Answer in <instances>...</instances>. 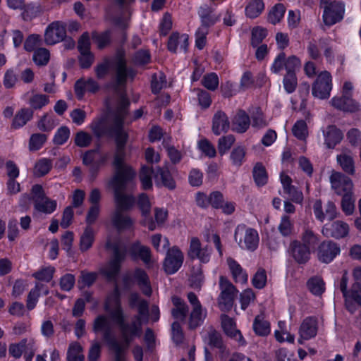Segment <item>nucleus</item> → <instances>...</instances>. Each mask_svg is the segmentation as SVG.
<instances>
[{
  "label": "nucleus",
  "mask_w": 361,
  "mask_h": 361,
  "mask_svg": "<svg viewBox=\"0 0 361 361\" xmlns=\"http://www.w3.org/2000/svg\"><path fill=\"white\" fill-rule=\"evenodd\" d=\"M227 264L231 272L232 276L236 283H245L247 281V274L242 267L233 258L227 259Z\"/></svg>",
  "instance_id": "obj_27"
},
{
  "label": "nucleus",
  "mask_w": 361,
  "mask_h": 361,
  "mask_svg": "<svg viewBox=\"0 0 361 361\" xmlns=\"http://www.w3.org/2000/svg\"><path fill=\"white\" fill-rule=\"evenodd\" d=\"M283 84L288 93L293 92L298 85L295 73H286L283 80Z\"/></svg>",
  "instance_id": "obj_61"
},
{
  "label": "nucleus",
  "mask_w": 361,
  "mask_h": 361,
  "mask_svg": "<svg viewBox=\"0 0 361 361\" xmlns=\"http://www.w3.org/2000/svg\"><path fill=\"white\" fill-rule=\"evenodd\" d=\"M188 255L192 259H198L202 263H207L210 259L211 250L207 246L202 247L200 240L197 237H192Z\"/></svg>",
  "instance_id": "obj_14"
},
{
  "label": "nucleus",
  "mask_w": 361,
  "mask_h": 361,
  "mask_svg": "<svg viewBox=\"0 0 361 361\" xmlns=\"http://www.w3.org/2000/svg\"><path fill=\"white\" fill-rule=\"evenodd\" d=\"M154 179L157 184H162L164 186L168 188L170 190H173L176 188L175 181L166 168H156Z\"/></svg>",
  "instance_id": "obj_26"
},
{
  "label": "nucleus",
  "mask_w": 361,
  "mask_h": 361,
  "mask_svg": "<svg viewBox=\"0 0 361 361\" xmlns=\"http://www.w3.org/2000/svg\"><path fill=\"white\" fill-rule=\"evenodd\" d=\"M92 39L99 49H102L111 43V37L110 31L106 30L101 33L93 32L92 33Z\"/></svg>",
  "instance_id": "obj_38"
},
{
  "label": "nucleus",
  "mask_w": 361,
  "mask_h": 361,
  "mask_svg": "<svg viewBox=\"0 0 361 361\" xmlns=\"http://www.w3.org/2000/svg\"><path fill=\"white\" fill-rule=\"evenodd\" d=\"M252 285L257 289L263 288L267 283V272L262 269L259 268L252 279Z\"/></svg>",
  "instance_id": "obj_60"
},
{
  "label": "nucleus",
  "mask_w": 361,
  "mask_h": 361,
  "mask_svg": "<svg viewBox=\"0 0 361 361\" xmlns=\"http://www.w3.org/2000/svg\"><path fill=\"white\" fill-rule=\"evenodd\" d=\"M220 294L218 298V306L222 312H229L237 297L238 290L233 283L225 276L219 278Z\"/></svg>",
  "instance_id": "obj_6"
},
{
  "label": "nucleus",
  "mask_w": 361,
  "mask_h": 361,
  "mask_svg": "<svg viewBox=\"0 0 361 361\" xmlns=\"http://www.w3.org/2000/svg\"><path fill=\"white\" fill-rule=\"evenodd\" d=\"M207 315V312L202 307L192 308L189 317L188 326L195 329L202 324Z\"/></svg>",
  "instance_id": "obj_31"
},
{
  "label": "nucleus",
  "mask_w": 361,
  "mask_h": 361,
  "mask_svg": "<svg viewBox=\"0 0 361 361\" xmlns=\"http://www.w3.org/2000/svg\"><path fill=\"white\" fill-rule=\"evenodd\" d=\"M314 214L316 218L323 222L326 218L329 220H333L337 216L336 207L334 202H328L325 206V212H323L322 201L317 200L313 205Z\"/></svg>",
  "instance_id": "obj_17"
},
{
  "label": "nucleus",
  "mask_w": 361,
  "mask_h": 361,
  "mask_svg": "<svg viewBox=\"0 0 361 361\" xmlns=\"http://www.w3.org/2000/svg\"><path fill=\"white\" fill-rule=\"evenodd\" d=\"M288 252L298 264H305L310 258V250L297 240L290 242Z\"/></svg>",
  "instance_id": "obj_16"
},
{
  "label": "nucleus",
  "mask_w": 361,
  "mask_h": 361,
  "mask_svg": "<svg viewBox=\"0 0 361 361\" xmlns=\"http://www.w3.org/2000/svg\"><path fill=\"white\" fill-rule=\"evenodd\" d=\"M253 177L258 186H262L267 183V173L264 166L257 164L253 169Z\"/></svg>",
  "instance_id": "obj_48"
},
{
  "label": "nucleus",
  "mask_w": 361,
  "mask_h": 361,
  "mask_svg": "<svg viewBox=\"0 0 361 361\" xmlns=\"http://www.w3.org/2000/svg\"><path fill=\"white\" fill-rule=\"evenodd\" d=\"M251 118H252V126L254 128H262L267 126V123L264 119L263 113L260 108L259 107H252V109L249 111Z\"/></svg>",
  "instance_id": "obj_40"
},
{
  "label": "nucleus",
  "mask_w": 361,
  "mask_h": 361,
  "mask_svg": "<svg viewBox=\"0 0 361 361\" xmlns=\"http://www.w3.org/2000/svg\"><path fill=\"white\" fill-rule=\"evenodd\" d=\"M319 6L323 9V21L330 26L340 22L344 16L345 4L337 0H320Z\"/></svg>",
  "instance_id": "obj_5"
},
{
  "label": "nucleus",
  "mask_w": 361,
  "mask_h": 361,
  "mask_svg": "<svg viewBox=\"0 0 361 361\" xmlns=\"http://www.w3.org/2000/svg\"><path fill=\"white\" fill-rule=\"evenodd\" d=\"M202 85L209 90L214 91L219 86V78L214 73L204 75L202 80Z\"/></svg>",
  "instance_id": "obj_58"
},
{
  "label": "nucleus",
  "mask_w": 361,
  "mask_h": 361,
  "mask_svg": "<svg viewBox=\"0 0 361 361\" xmlns=\"http://www.w3.org/2000/svg\"><path fill=\"white\" fill-rule=\"evenodd\" d=\"M83 348L79 343L74 342L70 344L67 351V361H84Z\"/></svg>",
  "instance_id": "obj_35"
},
{
  "label": "nucleus",
  "mask_w": 361,
  "mask_h": 361,
  "mask_svg": "<svg viewBox=\"0 0 361 361\" xmlns=\"http://www.w3.org/2000/svg\"><path fill=\"white\" fill-rule=\"evenodd\" d=\"M341 195L343 196L341 201L342 210L346 215H351L355 210V200L353 197V190L350 192H346Z\"/></svg>",
  "instance_id": "obj_47"
},
{
  "label": "nucleus",
  "mask_w": 361,
  "mask_h": 361,
  "mask_svg": "<svg viewBox=\"0 0 361 361\" xmlns=\"http://www.w3.org/2000/svg\"><path fill=\"white\" fill-rule=\"evenodd\" d=\"M331 103L335 108L347 112H355L360 109L358 102L348 94H342L340 97H335L332 98Z\"/></svg>",
  "instance_id": "obj_18"
},
{
  "label": "nucleus",
  "mask_w": 361,
  "mask_h": 361,
  "mask_svg": "<svg viewBox=\"0 0 361 361\" xmlns=\"http://www.w3.org/2000/svg\"><path fill=\"white\" fill-rule=\"evenodd\" d=\"M137 205L142 212L143 216H147L150 215L151 211V203L148 196L142 193L139 195L137 200Z\"/></svg>",
  "instance_id": "obj_64"
},
{
  "label": "nucleus",
  "mask_w": 361,
  "mask_h": 361,
  "mask_svg": "<svg viewBox=\"0 0 361 361\" xmlns=\"http://www.w3.org/2000/svg\"><path fill=\"white\" fill-rule=\"evenodd\" d=\"M51 167L52 163L50 159H42L35 164L34 174L37 177L43 176L49 173Z\"/></svg>",
  "instance_id": "obj_49"
},
{
  "label": "nucleus",
  "mask_w": 361,
  "mask_h": 361,
  "mask_svg": "<svg viewBox=\"0 0 361 361\" xmlns=\"http://www.w3.org/2000/svg\"><path fill=\"white\" fill-rule=\"evenodd\" d=\"M318 330L317 319L314 317H308L301 323L299 328L300 336L305 340L316 336Z\"/></svg>",
  "instance_id": "obj_19"
},
{
  "label": "nucleus",
  "mask_w": 361,
  "mask_h": 361,
  "mask_svg": "<svg viewBox=\"0 0 361 361\" xmlns=\"http://www.w3.org/2000/svg\"><path fill=\"white\" fill-rule=\"evenodd\" d=\"M49 97L45 94H36L30 97L29 104L33 109H40L49 103Z\"/></svg>",
  "instance_id": "obj_56"
},
{
  "label": "nucleus",
  "mask_w": 361,
  "mask_h": 361,
  "mask_svg": "<svg viewBox=\"0 0 361 361\" xmlns=\"http://www.w3.org/2000/svg\"><path fill=\"white\" fill-rule=\"evenodd\" d=\"M348 224L342 221H336L331 224H325L322 230L324 236L336 239L344 238L348 234Z\"/></svg>",
  "instance_id": "obj_15"
},
{
  "label": "nucleus",
  "mask_w": 361,
  "mask_h": 361,
  "mask_svg": "<svg viewBox=\"0 0 361 361\" xmlns=\"http://www.w3.org/2000/svg\"><path fill=\"white\" fill-rule=\"evenodd\" d=\"M264 4L262 0H253L245 8L246 16L250 18H257L264 10Z\"/></svg>",
  "instance_id": "obj_39"
},
{
  "label": "nucleus",
  "mask_w": 361,
  "mask_h": 361,
  "mask_svg": "<svg viewBox=\"0 0 361 361\" xmlns=\"http://www.w3.org/2000/svg\"><path fill=\"white\" fill-rule=\"evenodd\" d=\"M33 116V111L30 109H22L15 115L11 126L17 129L25 126Z\"/></svg>",
  "instance_id": "obj_30"
},
{
  "label": "nucleus",
  "mask_w": 361,
  "mask_h": 361,
  "mask_svg": "<svg viewBox=\"0 0 361 361\" xmlns=\"http://www.w3.org/2000/svg\"><path fill=\"white\" fill-rule=\"evenodd\" d=\"M126 140V136L124 134H121L116 139V151L113 161L114 173L108 183L114 190V211L119 212L131 209L135 202L133 195L125 192L127 188L132 184L135 176L132 168L124 163Z\"/></svg>",
  "instance_id": "obj_2"
},
{
  "label": "nucleus",
  "mask_w": 361,
  "mask_h": 361,
  "mask_svg": "<svg viewBox=\"0 0 361 361\" xmlns=\"http://www.w3.org/2000/svg\"><path fill=\"white\" fill-rule=\"evenodd\" d=\"M66 36V24L61 21H54L45 30L44 42L48 45H53L63 41Z\"/></svg>",
  "instance_id": "obj_11"
},
{
  "label": "nucleus",
  "mask_w": 361,
  "mask_h": 361,
  "mask_svg": "<svg viewBox=\"0 0 361 361\" xmlns=\"http://www.w3.org/2000/svg\"><path fill=\"white\" fill-rule=\"evenodd\" d=\"M56 126L54 116L44 114L37 123L38 128L44 132L51 131Z\"/></svg>",
  "instance_id": "obj_53"
},
{
  "label": "nucleus",
  "mask_w": 361,
  "mask_h": 361,
  "mask_svg": "<svg viewBox=\"0 0 361 361\" xmlns=\"http://www.w3.org/2000/svg\"><path fill=\"white\" fill-rule=\"evenodd\" d=\"M285 11L286 8L282 4L275 5L268 15V21L276 25L283 18Z\"/></svg>",
  "instance_id": "obj_45"
},
{
  "label": "nucleus",
  "mask_w": 361,
  "mask_h": 361,
  "mask_svg": "<svg viewBox=\"0 0 361 361\" xmlns=\"http://www.w3.org/2000/svg\"><path fill=\"white\" fill-rule=\"evenodd\" d=\"M267 30L261 27H256L252 31V45L257 47L259 45L263 39L267 37Z\"/></svg>",
  "instance_id": "obj_63"
},
{
  "label": "nucleus",
  "mask_w": 361,
  "mask_h": 361,
  "mask_svg": "<svg viewBox=\"0 0 361 361\" xmlns=\"http://www.w3.org/2000/svg\"><path fill=\"white\" fill-rule=\"evenodd\" d=\"M336 161L341 169L347 174L354 175L355 173V166L354 159L348 149H344L336 157Z\"/></svg>",
  "instance_id": "obj_22"
},
{
  "label": "nucleus",
  "mask_w": 361,
  "mask_h": 361,
  "mask_svg": "<svg viewBox=\"0 0 361 361\" xmlns=\"http://www.w3.org/2000/svg\"><path fill=\"white\" fill-rule=\"evenodd\" d=\"M70 130L67 126H61L56 132L53 142L56 145H61L66 142L70 137Z\"/></svg>",
  "instance_id": "obj_59"
},
{
  "label": "nucleus",
  "mask_w": 361,
  "mask_h": 361,
  "mask_svg": "<svg viewBox=\"0 0 361 361\" xmlns=\"http://www.w3.org/2000/svg\"><path fill=\"white\" fill-rule=\"evenodd\" d=\"M111 222L114 227L121 230H127L133 227L134 221L124 212L114 211L111 215Z\"/></svg>",
  "instance_id": "obj_23"
},
{
  "label": "nucleus",
  "mask_w": 361,
  "mask_h": 361,
  "mask_svg": "<svg viewBox=\"0 0 361 361\" xmlns=\"http://www.w3.org/2000/svg\"><path fill=\"white\" fill-rule=\"evenodd\" d=\"M209 345L219 348L222 353H225L226 355L228 354V351L226 350V348L223 344L221 336L220 333L216 331L211 330L209 332Z\"/></svg>",
  "instance_id": "obj_52"
},
{
  "label": "nucleus",
  "mask_w": 361,
  "mask_h": 361,
  "mask_svg": "<svg viewBox=\"0 0 361 361\" xmlns=\"http://www.w3.org/2000/svg\"><path fill=\"white\" fill-rule=\"evenodd\" d=\"M230 128V122L226 114L219 110L217 111L212 119V131L213 133L219 135L221 133H226Z\"/></svg>",
  "instance_id": "obj_21"
},
{
  "label": "nucleus",
  "mask_w": 361,
  "mask_h": 361,
  "mask_svg": "<svg viewBox=\"0 0 361 361\" xmlns=\"http://www.w3.org/2000/svg\"><path fill=\"white\" fill-rule=\"evenodd\" d=\"M43 288H44V285L42 283H36L35 288H32L30 291V293L27 295V303H26V307L29 310H32L35 307L36 304L38 300V298L40 295L41 289H43Z\"/></svg>",
  "instance_id": "obj_43"
},
{
  "label": "nucleus",
  "mask_w": 361,
  "mask_h": 361,
  "mask_svg": "<svg viewBox=\"0 0 361 361\" xmlns=\"http://www.w3.org/2000/svg\"><path fill=\"white\" fill-rule=\"evenodd\" d=\"M331 188L340 195L346 192H350L353 188L352 180L341 172L333 171L330 176Z\"/></svg>",
  "instance_id": "obj_12"
},
{
  "label": "nucleus",
  "mask_w": 361,
  "mask_h": 361,
  "mask_svg": "<svg viewBox=\"0 0 361 361\" xmlns=\"http://www.w3.org/2000/svg\"><path fill=\"white\" fill-rule=\"evenodd\" d=\"M293 223L290 217L287 215L282 216L278 226L280 233L284 237L290 236L293 233Z\"/></svg>",
  "instance_id": "obj_50"
},
{
  "label": "nucleus",
  "mask_w": 361,
  "mask_h": 361,
  "mask_svg": "<svg viewBox=\"0 0 361 361\" xmlns=\"http://www.w3.org/2000/svg\"><path fill=\"white\" fill-rule=\"evenodd\" d=\"M106 246L113 250L114 255L109 264L102 269V272L108 279L114 280L120 271L121 263L125 260L126 247L119 243L111 245L108 243Z\"/></svg>",
  "instance_id": "obj_7"
},
{
  "label": "nucleus",
  "mask_w": 361,
  "mask_h": 361,
  "mask_svg": "<svg viewBox=\"0 0 361 361\" xmlns=\"http://www.w3.org/2000/svg\"><path fill=\"white\" fill-rule=\"evenodd\" d=\"M50 58L49 51L45 48H38L35 50L32 59L37 66H45Z\"/></svg>",
  "instance_id": "obj_51"
},
{
  "label": "nucleus",
  "mask_w": 361,
  "mask_h": 361,
  "mask_svg": "<svg viewBox=\"0 0 361 361\" xmlns=\"http://www.w3.org/2000/svg\"><path fill=\"white\" fill-rule=\"evenodd\" d=\"M94 240V232L91 226H87L80 236V249L82 252L89 250Z\"/></svg>",
  "instance_id": "obj_34"
},
{
  "label": "nucleus",
  "mask_w": 361,
  "mask_h": 361,
  "mask_svg": "<svg viewBox=\"0 0 361 361\" xmlns=\"http://www.w3.org/2000/svg\"><path fill=\"white\" fill-rule=\"evenodd\" d=\"M235 137L232 135L224 136L219 140L218 150L221 155H224L233 145Z\"/></svg>",
  "instance_id": "obj_62"
},
{
  "label": "nucleus",
  "mask_w": 361,
  "mask_h": 361,
  "mask_svg": "<svg viewBox=\"0 0 361 361\" xmlns=\"http://www.w3.org/2000/svg\"><path fill=\"white\" fill-rule=\"evenodd\" d=\"M130 105L128 99L123 94H121V99L118 100L117 106L115 111V116L109 129L106 128L104 120L102 118L94 120L90 125V128L97 137L104 135H110L116 139L121 134L126 136L125 145L127 142L128 136L123 129V120L128 114V109Z\"/></svg>",
  "instance_id": "obj_4"
},
{
  "label": "nucleus",
  "mask_w": 361,
  "mask_h": 361,
  "mask_svg": "<svg viewBox=\"0 0 361 361\" xmlns=\"http://www.w3.org/2000/svg\"><path fill=\"white\" fill-rule=\"evenodd\" d=\"M35 208L39 212L51 214L56 208V202L46 197L44 200H39L35 204Z\"/></svg>",
  "instance_id": "obj_46"
},
{
  "label": "nucleus",
  "mask_w": 361,
  "mask_h": 361,
  "mask_svg": "<svg viewBox=\"0 0 361 361\" xmlns=\"http://www.w3.org/2000/svg\"><path fill=\"white\" fill-rule=\"evenodd\" d=\"M221 326L224 332L230 337L234 338L239 342L243 341V338L240 331L235 328V323L233 319L228 315H221Z\"/></svg>",
  "instance_id": "obj_24"
},
{
  "label": "nucleus",
  "mask_w": 361,
  "mask_h": 361,
  "mask_svg": "<svg viewBox=\"0 0 361 361\" xmlns=\"http://www.w3.org/2000/svg\"><path fill=\"white\" fill-rule=\"evenodd\" d=\"M324 282L322 278L314 276L310 279L307 283V286L310 291L315 295H321L324 290Z\"/></svg>",
  "instance_id": "obj_41"
},
{
  "label": "nucleus",
  "mask_w": 361,
  "mask_h": 361,
  "mask_svg": "<svg viewBox=\"0 0 361 361\" xmlns=\"http://www.w3.org/2000/svg\"><path fill=\"white\" fill-rule=\"evenodd\" d=\"M155 169L149 166H142L140 172V180L144 190L151 189L152 187V176L154 175Z\"/></svg>",
  "instance_id": "obj_37"
},
{
  "label": "nucleus",
  "mask_w": 361,
  "mask_h": 361,
  "mask_svg": "<svg viewBox=\"0 0 361 361\" xmlns=\"http://www.w3.org/2000/svg\"><path fill=\"white\" fill-rule=\"evenodd\" d=\"M293 133L295 137H296L298 139L304 140L306 139L308 131H307V126L303 120L298 121L292 128Z\"/></svg>",
  "instance_id": "obj_54"
},
{
  "label": "nucleus",
  "mask_w": 361,
  "mask_h": 361,
  "mask_svg": "<svg viewBox=\"0 0 361 361\" xmlns=\"http://www.w3.org/2000/svg\"><path fill=\"white\" fill-rule=\"evenodd\" d=\"M253 329L256 334L260 336H267L270 333L269 322L264 320L263 314L257 315L253 323Z\"/></svg>",
  "instance_id": "obj_33"
},
{
  "label": "nucleus",
  "mask_w": 361,
  "mask_h": 361,
  "mask_svg": "<svg viewBox=\"0 0 361 361\" xmlns=\"http://www.w3.org/2000/svg\"><path fill=\"white\" fill-rule=\"evenodd\" d=\"M331 76L327 71L321 73L312 86V94L319 99L328 98L331 90Z\"/></svg>",
  "instance_id": "obj_10"
},
{
  "label": "nucleus",
  "mask_w": 361,
  "mask_h": 361,
  "mask_svg": "<svg viewBox=\"0 0 361 361\" xmlns=\"http://www.w3.org/2000/svg\"><path fill=\"white\" fill-rule=\"evenodd\" d=\"M319 242V236L309 228H305L301 234V243L308 249H314Z\"/></svg>",
  "instance_id": "obj_32"
},
{
  "label": "nucleus",
  "mask_w": 361,
  "mask_h": 361,
  "mask_svg": "<svg viewBox=\"0 0 361 361\" xmlns=\"http://www.w3.org/2000/svg\"><path fill=\"white\" fill-rule=\"evenodd\" d=\"M324 144L329 149H334L343 140L342 132L335 126H328L323 130Z\"/></svg>",
  "instance_id": "obj_20"
},
{
  "label": "nucleus",
  "mask_w": 361,
  "mask_h": 361,
  "mask_svg": "<svg viewBox=\"0 0 361 361\" xmlns=\"http://www.w3.org/2000/svg\"><path fill=\"white\" fill-rule=\"evenodd\" d=\"M235 240L242 249L254 251L259 244V235L257 231L245 225H238L234 234Z\"/></svg>",
  "instance_id": "obj_8"
},
{
  "label": "nucleus",
  "mask_w": 361,
  "mask_h": 361,
  "mask_svg": "<svg viewBox=\"0 0 361 361\" xmlns=\"http://www.w3.org/2000/svg\"><path fill=\"white\" fill-rule=\"evenodd\" d=\"M133 278L137 281L143 294L149 296L152 294V288L149 277L145 271L139 268L136 269L133 273Z\"/></svg>",
  "instance_id": "obj_28"
},
{
  "label": "nucleus",
  "mask_w": 361,
  "mask_h": 361,
  "mask_svg": "<svg viewBox=\"0 0 361 361\" xmlns=\"http://www.w3.org/2000/svg\"><path fill=\"white\" fill-rule=\"evenodd\" d=\"M98 153H99V151L97 149L90 150L84 154L83 159H82V161H83L84 164L91 165V166L90 168V171L91 173L90 178L92 180H94L95 179L96 175H97V167L92 165V164L94 163L95 158H96V155Z\"/></svg>",
  "instance_id": "obj_44"
},
{
  "label": "nucleus",
  "mask_w": 361,
  "mask_h": 361,
  "mask_svg": "<svg viewBox=\"0 0 361 361\" xmlns=\"http://www.w3.org/2000/svg\"><path fill=\"white\" fill-rule=\"evenodd\" d=\"M250 126L249 115L243 110H238L233 120V130L237 133H245Z\"/></svg>",
  "instance_id": "obj_25"
},
{
  "label": "nucleus",
  "mask_w": 361,
  "mask_h": 361,
  "mask_svg": "<svg viewBox=\"0 0 361 361\" xmlns=\"http://www.w3.org/2000/svg\"><path fill=\"white\" fill-rule=\"evenodd\" d=\"M173 307L171 310L172 316L177 319L181 321L185 320L188 314V307L183 300L177 296L171 298Z\"/></svg>",
  "instance_id": "obj_29"
},
{
  "label": "nucleus",
  "mask_w": 361,
  "mask_h": 361,
  "mask_svg": "<svg viewBox=\"0 0 361 361\" xmlns=\"http://www.w3.org/2000/svg\"><path fill=\"white\" fill-rule=\"evenodd\" d=\"M183 259V254L177 246L168 249L163 264L165 272L167 274L176 273L182 266Z\"/></svg>",
  "instance_id": "obj_9"
},
{
  "label": "nucleus",
  "mask_w": 361,
  "mask_h": 361,
  "mask_svg": "<svg viewBox=\"0 0 361 361\" xmlns=\"http://www.w3.org/2000/svg\"><path fill=\"white\" fill-rule=\"evenodd\" d=\"M112 68L115 72L114 91L118 99H121V94H126L121 90V87L126 85L128 78L133 79L136 73L132 68H127L125 54L123 51H118L112 59L105 58L98 63L94 71L98 79L104 78Z\"/></svg>",
  "instance_id": "obj_3"
},
{
  "label": "nucleus",
  "mask_w": 361,
  "mask_h": 361,
  "mask_svg": "<svg viewBox=\"0 0 361 361\" xmlns=\"http://www.w3.org/2000/svg\"><path fill=\"white\" fill-rule=\"evenodd\" d=\"M245 154V149L242 146H238L233 148L230 155L233 164L238 167L241 166L244 161Z\"/></svg>",
  "instance_id": "obj_55"
},
{
  "label": "nucleus",
  "mask_w": 361,
  "mask_h": 361,
  "mask_svg": "<svg viewBox=\"0 0 361 361\" xmlns=\"http://www.w3.org/2000/svg\"><path fill=\"white\" fill-rule=\"evenodd\" d=\"M138 313L130 322L126 321L117 290L109 296L104 304V310L109 315L99 314L92 322V331L100 334L102 340L116 356V347L126 358V350L136 337L142 332V322H148V302L142 300L136 306Z\"/></svg>",
  "instance_id": "obj_1"
},
{
  "label": "nucleus",
  "mask_w": 361,
  "mask_h": 361,
  "mask_svg": "<svg viewBox=\"0 0 361 361\" xmlns=\"http://www.w3.org/2000/svg\"><path fill=\"white\" fill-rule=\"evenodd\" d=\"M166 86V75L159 72L152 75L151 81L152 92L154 94H158L164 87Z\"/></svg>",
  "instance_id": "obj_42"
},
{
  "label": "nucleus",
  "mask_w": 361,
  "mask_h": 361,
  "mask_svg": "<svg viewBox=\"0 0 361 361\" xmlns=\"http://www.w3.org/2000/svg\"><path fill=\"white\" fill-rule=\"evenodd\" d=\"M130 251L133 254L138 255L145 264L150 263L151 251L149 247L141 245L139 242H136L132 245Z\"/></svg>",
  "instance_id": "obj_36"
},
{
  "label": "nucleus",
  "mask_w": 361,
  "mask_h": 361,
  "mask_svg": "<svg viewBox=\"0 0 361 361\" xmlns=\"http://www.w3.org/2000/svg\"><path fill=\"white\" fill-rule=\"evenodd\" d=\"M47 140V136L42 133L32 134L29 141V149L30 151L39 149Z\"/></svg>",
  "instance_id": "obj_57"
},
{
  "label": "nucleus",
  "mask_w": 361,
  "mask_h": 361,
  "mask_svg": "<svg viewBox=\"0 0 361 361\" xmlns=\"http://www.w3.org/2000/svg\"><path fill=\"white\" fill-rule=\"evenodd\" d=\"M340 252V247L336 243L325 240L318 247L317 257L321 262L329 264L333 261Z\"/></svg>",
  "instance_id": "obj_13"
}]
</instances>
